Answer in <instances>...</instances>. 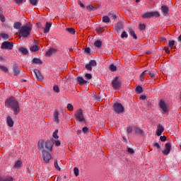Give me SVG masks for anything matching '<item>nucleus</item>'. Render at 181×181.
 <instances>
[{
    "instance_id": "33",
    "label": "nucleus",
    "mask_w": 181,
    "mask_h": 181,
    "mask_svg": "<svg viewBox=\"0 0 181 181\" xmlns=\"http://www.w3.org/2000/svg\"><path fill=\"white\" fill-rule=\"evenodd\" d=\"M66 32H68L71 35H75L76 34V30H74V28H66Z\"/></svg>"
},
{
    "instance_id": "62",
    "label": "nucleus",
    "mask_w": 181,
    "mask_h": 181,
    "mask_svg": "<svg viewBox=\"0 0 181 181\" xmlns=\"http://www.w3.org/2000/svg\"><path fill=\"white\" fill-rule=\"evenodd\" d=\"M163 50H165L166 53H170V50L169 49V48L164 47Z\"/></svg>"
},
{
    "instance_id": "34",
    "label": "nucleus",
    "mask_w": 181,
    "mask_h": 181,
    "mask_svg": "<svg viewBox=\"0 0 181 181\" xmlns=\"http://www.w3.org/2000/svg\"><path fill=\"white\" fill-rule=\"evenodd\" d=\"M108 16H110V18L113 19V21H117V19H118V16L112 13H109Z\"/></svg>"
},
{
    "instance_id": "32",
    "label": "nucleus",
    "mask_w": 181,
    "mask_h": 181,
    "mask_svg": "<svg viewBox=\"0 0 181 181\" xmlns=\"http://www.w3.org/2000/svg\"><path fill=\"white\" fill-rule=\"evenodd\" d=\"M13 178L11 177H0V181H13Z\"/></svg>"
},
{
    "instance_id": "30",
    "label": "nucleus",
    "mask_w": 181,
    "mask_h": 181,
    "mask_svg": "<svg viewBox=\"0 0 181 181\" xmlns=\"http://www.w3.org/2000/svg\"><path fill=\"white\" fill-rule=\"evenodd\" d=\"M148 74L151 77V78H155V76L156 74V71H148Z\"/></svg>"
},
{
    "instance_id": "12",
    "label": "nucleus",
    "mask_w": 181,
    "mask_h": 181,
    "mask_svg": "<svg viewBox=\"0 0 181 181\" xmlns=\"http://www.w3.org/2000/svg\"><path fill=\"white\" fill-rule=\"evenodd\" d=\"M165 149L163 151L164 155H169L170 153V149H172V144L170 143H166L165 145Z\"/></svg>"
},
{
    "instance_id": "37",
    "label": "nucleus",
    "mask_w": 181,
    "mask_h": 181,
    "mask_svg": "<svg viewBox=\"0 0 181 181\" xmlns=\"http://www.w3.org/2000/svg\"><path fill=\"white\" fill-rule=\"evenodd\" d=\"M57 134H59V130L56 129L52 134V136L53 138H54V139H59V136L57 135Z\"/></svg>"
},
{
    "instance_id": "52",
    "label": "nucleus",
    "mask_w": 181,
    "mask_h": 181,
    "mask_svg": "<svg viewBox=\"0 0 181 181\" xmlns=\"http://www.w3.org/2000/svg\"><path fill=\"white\" fill-rule=\"evenodd\" d=\"M54 167L56 168V169H57V170H60V167L59 166V163H57V160H56L54 161Z\"/></svg>"
},
{
    "instance_id": "44",
    "label": "nucleus",
    "mask_w": 181,
    "mask_h": 181,
    "mask_svg": "<svg viewBox=\"0 0 181 181\" xmlns=\"http://www.w3.org/2000/svg\"><path fill=\"white\" fill-rule=\"evenodd\" d=\"M127 152L128 153H130V155H134V153H135V150L133 149L132 148H128Z\"/></svg>"
},
{
    "instance_id": "53",
    "label": "nucleus",
    "mask_w": 181,
    "mask_h": 181,
    "mask_svg": "<svg viewBox=\"0 0 181 181\" xmlns=\"http://www.w3.org/2000/svg\"><path fill=\"white\" fill-rule=\"evenodd\" d=\"M1 36L3 37V39H8V37H9V36L6 33H1Z\"/></svg>"
},
{
    "instance_id": "4",
    "label": "nucleus",
    "mask_w": 181,
    "mask_h": 181,
    "mask_svg": "<svg viewBox=\"0 0 181 181\" xmlns=\"http://www.w3.org/2000/svg\"><path fill=\"white\" fill-rule=\"evenodd\" d=\"M160 15L158 11L146 12L142 16L143 19H151V18H159Z\"/></svg>"
},
{
    "instance_id": "45",
    "label": "nucleus",
    "mask_w": 181,
    "mask_h": 181,
    "mask_svg": "<svg viewBox=\"0 0 181 181\" xmlns=\"http://www.w3.org/2000/svg\"><path fill=\"white\" fill-rule=\"evenodd\" d=\"M175 46V40L168 41V47H173Z\"/></svg>"
},
{
    "instance_id": "63",
    "label": "nucleus",
    "mask_w": 181,
    "mask_h": 181,
    "mask_svg": "<svg viewBox=\"0 0 181 181\" xmlns=\"http://www.w3.org/2000/svg\"><path fill=\"white\" fill-rule=\"evenodd\" d=\"M146 73H148V70L144 71L140 76H141L142 77H144V76H145V74H146Z\"/></svg>"
},
{
    "instance_id": "43",
    "label": "nucleus",
    "mask_w": 181,
    "mask_h": 181,
    "mask_svg": "<svg viewBox=\"0 0 181 181\" xmlns=\"http://www.w3.org/2000/svg\"><path fill=\"white\" fill-rule=\"evenodd\" d=\"M53 90H54V93H60V88H59V86L57 85L54 86Z\"/></svg>"
},
{
    "instance_id": "35",
    "label": "nucleus",
    "mask_w": 181,
    "mask_h": 181,
    "mask_svg": "<svg viewBox=\"0 0 181 181\" xmlns=\"http://www.w3.org/2000/svg\"><path fill=\"white\" fill-rule=\"evenodd\" d=\"M135 133L139 134V135H142L144 134V131L138 127L134 129Z\"/></svg>"
},
{
    "instance_id": "23",
    "label": "nucleus",
    "mask_w": 181,
    "mask_h": 181,
    "mask_svg": "<svg viewBox=\"0 0 181 181\" xmlns=\"http://www.w3.org/2000/svg\"><path fill=\"white\" fill-rule=\"evenodd\" d=\"M129 35L133 37V39H135L136 40V39H138V36H136V34H135V31H134L132 28L129 29Z\"/></svg>"
},
{
    "instance_id": "54",
    "label": "nucleus",
    "mask_w": 181,
    "mask_h": 181,
    "mask_svg": "<svg viewBox=\"0 0 181 181\" xmlns=\"http://www.w3.org/2000/svg\"><path fill=\"white\" fill-rule=\"evenodd\" d=\"M85 77H86V78L88 79V80H91V78H92V76H91V74H86V75H85Z\"/></svg>"
},
{
    "instance_id": "42",
    "label": "nucleus",
    "mask_w": 181,
    "mask_h": 181,
    "mask_svg": "<svg viewBox=\"0 0 181 181\" xmlns=\"http://www.w3.org/2000/svg\"><path fill=\"white\" fill-rule=\"evenodd\" d=\"M110 71H117V66L114 64H111L110 66Z\"/></svg>"
},
{
    "instance_id": "57",
    "label": "nucleus",
    "mask_w": 181,
    "mask_h": 181,
    "mask_svg": "<svg viewBox=\"0 0 181 181\" xmlns=\"http://www.w3.org/2000/svg\"><path fill=\"white\" fill-rule=\"evenodd\" d=\"M160 141H161L162 142H165V141H166V136H161L160 137Z\"/></svg>"
},
{
    "instance_id": "64",
    "label": "nucleus",
    "mask_w": 181,
    "mask_h": 181,
    "mask_svg": "<svg viewBox=\"0 0 181 181\" xmlns=\"http://www.w3.org/2000/svg\"><path fill=\"white\" fill-rule=\"evenodd\" d=\"M140 100H146V96H145V95H141V96L140 97Z\"/></svg>"
},
{
    "instance_id": "10",
    "label": "nucleus",
    "mask_w": 181,
    "mask_h": 181,
    "mask_svg": "<svg viewBox=\"0 0 181 181\" xmlns=\"http://www.w3.org/2000/svg\"><path fill=\"white\" fill-rule=\"evenodd\" d=\"M97 66V61L92 59L89 62L88 64H86V70H93V67H95Z\"/></svg>"
},
{
    "instance_id": "46",
    "label": "nucleus",
    "mask_w": 181,
    "mask_h": 181,
    "mask_svg": "<svg viewBox=\"0 0 181 181\" xmlns=\"http://www.w3.org/2000/svg\"><path fill=\"white\" fill-rule=\"evenodd\" d=\"M96 31L98 32V33H103V32H104V28H103V27H98L96 28Z\"/></svg>"
},
{
    "instance_id": "7",
    "label": "nucleus",
    "mask_w": 181,
    "mask_h": 181,
    "mask_svg": "<svg viewBox=\"0 0 181 181\" xmlns=\"http://www.w3.org/2000/svg\"><path fill=\"white\" fill-rule=\"evenodd\" d=\"M75 117L81 122H86V119H84V115H83V111L81 109H79L76 112Z\"/></svg>"
},
{
    "instance_id": "55",
    "label": "nucleus",
    "mask_w": 181,
    "mask_h": 181,
    "mask_svg": "<svg viewBox=\"0 0 181 181\" xmlns=\"http://www.w3.org/2000/svg\"><path fill=\"white\" fill-rule=\"evenodd\" d=\"M153 146L157 148V149H160V144L159 143H155Z\"/></svg>"
},
{
    "instance_id": "3",
    "label": "nucleus",
    "mask_w": 181,
    "mask_h": 181,
    "mask_svg": "<svg viewBox=\"0 0 181 181\" xmlns=\"http://www.w3.org/2000/svg\"><path fill=\"white\" fill-rule=\"evenodd\" d=\"M32 32V25L28 24L22 25L20 30L18 31L19 36L21 37H28Z\"/></svg>"
},
{
    "instance_id": "28",
    "label": "nucleus",
    "mask_w": 181,
    "mask_h": 181,
    "mask_svg": "<svg viewBox=\"0 0 181 181\" xmlns=\"http://www.w3.org/2000/svg\"><path fill=\"white\" fill-rule=\"evenodd\" d=\"M77 80H78L80 86H83V84L87 83V81L84 80V78H83V77H78Z\"/></svg>"
},
{
    "instance_id": "58",
    "label": "nucleus",
    "mask_w": 181,
    "mask_h": 181,
    "mask_svg": "<svg viewBox=\"0 0 181 181\" xmlns=\"http://www.w3.org/2000/svg\"><path fill=\"white\" fill-rule=\"evenodd\" d=\"M85 52L87 53L88 54H90V47H86L85 49Z\"/></svg>"
},
{
    "instance_id": "17",
    "label": "nucleus",
    "mask_w": 181,
    "mask_h": 181,
    "mask_svg": "<svg viewBox=\"0 0 181 181\" xmlns=\"http://www.w3.org/2000/svg\"><path fill=\"white\" fill-rule=\"evenodd\" d=\"M34 74H35V77L38 80H43V76H42V74H40V71L38 69H34Z\"/></svg>"
},
{
    "instance_id": "59",
    "label": "nucleus",
    "mask_w": 181,
    "mask_h": 181,
    "mask_svg": "<svg viewBox=\"0 0 181 181\" xmlns=\"http://www.w3.org/2000/svg\"><path fill=\"white\" fill-rule=\"evenodd\" d=\"M83 132H84V134H86V132H88V128L87 127H85L82 129Z\"/></svg>"
},
{
    "instance_id": "15",
    "label": "nucleus",
    "mask_w": 181,
    "mask_h": 181,
    "mask_svg": "<svg viewBox=\"0 0 181 181\" xmlns=\"http://www.w3.org/2000/svg\"><path fill=\"white\" fill-rule=\"evenodd\" d=\"M13 71L14 76H18V74L21 73V69H19V66H18L16 64H14L13 65Z\"/></svg>"
},
{
    "instance_id": "26",
    "label": "nucleus",
    "mask_w": 181,
    "mask_h": 181,
    "mask_svg": "<svg viewBox=\"0 0 181 181\" xmlns=\"http://www.w3.org/2000/svg\"><path fill=\"white\" fill-rule=\"evenodd\" d=\"M94 46L95 47H98V49H100V47L103 46V42H101L100 40H98L94 42Z\"/></svg>"
},
{
    "instance_id": "13",
    "label": "nucleus",
    "mask_w": 181,
    "mask_h": 181,
    "mask_svg": "<svg viewBox=\"0 0 181 181\" xmlns=\"http://www.w3.org/2000/svg\"><path fill=\"white\" fill-rule=\"evenodd\" d=\"M163 131H165V128L163 127V126H162V124H158L157 126V130H156L157 136H160V135H162V132H163Z\"/></svg>"
},
{
    "instance_id": "50",
    "label": "nucleus",
    "mask_w": 181,
    "mask_h": 181,
    "mask_svg": "<svg viewBox=\"0 0 181 181\" xmlns=\"http://www.w3.org/2000/svg\"><path fill=\"white\" fill-rule=\"evenodd\" d=\"M94 99L96 101H101V96H100L99 95H94Z\"/></svg>"
},
{
    "instance_id": "41",
    "label": "nucleus",
    "mask_w": 181,
    "mask_h": 181,
    "mask_svg": "<svg viewBox=\"0 0 181 181\" xmlns=\"http://www.w3.org/2000/svg\"><path fill=\"white\" fill-rule=\"evenodd\" d=\"M136 93H138L139 94H141V93H142V91H144V90L142 89V87L139 86L136 88Z\"/></svg>"
},
{
    "instance_id": "6",
    "label": "nucleus",
    "mask_w": 181,
    "mask_h": 181,
    "mask_svg": "<svg viewBox=\"0 0 181 181\" xmlns=\"http://www.w3.org/2000/svg\"><path fill=\"white\" fill-rule=\"evenodd\" d=\"M114 111L117 112V114H122V112H124V106H122V104L116 103L114 104L113 106Z\"/></svg>"
},
{
    "instance_id": "9",
    "label": "nucleus",
    "mask_w": 181,
    "mask_h": 181,
    "mask_svg": "<svg viewBox=\"0 0 181 181\" xmlns=\"http://www.w3.org/2000/svg\"><path fill=\"white\" fill-rule=\"evenodd\" d=\"M41 152L42 153V158H43V160L45 161V163H49V160H50V159H52V156L50 155V153H49L46 151H43Z\"/></svg>"
},
{
    "instance_id": "5",
    "label": "nucleus",
    "mask_w": 181,
    "mask_h": 181,
    "mask_svg": "<svg viewBox=\"0 0 181 181\" xmlns=\"http://www.w3.org/2000/svg\"><path fill=\"white\" fill-rule=\"evenodd\" d=\"M121 85V79L118 76H115L114 80L112 81V86L115 90H119Z\"/></svg>"
},
{
    "instance_id": "22",
    "label": "nucleus",
    "mask_w": 181,
    "mask_h": 181,
    "mask_svg": "<svg viewBox=\"0 0 181 181\" xmlns=\"http://www.w3.org/2000/svg\"><path fill=\"white\" fill-rule=\"evenodd\" d=\"M7 124L10 128H12L13 127V120L12 119V117H7Z\"/></svg>"
},
{
    "instance_id": "61",
    "label": "nucleus",
    "mask_w": 181,
    "mask_h": 181,
    "mask_svg": "<svg viewBox=\"0 0 181 181\" xmlns=\"http://www.w3.org/2000/svg\"><path fill=\"white\" fill-rule=\"evenodd\" d=\"M78 4L81 6V8H84V4L81 1H78Z\"/></svg>"
},
{
    "instance_id": "1",
    "label": "nucleus",
    "mask_w": 181,
    "mask_h": 181,
    "mask_svg": "<svg viewBox=\"0 0 181 181\" xmlns=\"http://www.w3.org/2000/svg\"><path fill=\"white\" fill-rule=\"evenodd\" d=\"M6 107L11 108L13 112L14 115H18L21 112L19 103L16 101L15 98H10L6 101Z\"/></svg>"
},
{
    "instance_id": "8",
    "label": "nucleus",
    "mask_w": 181,
    "mask_h": 181,
    "mask_svg": "<svg viewBox=\"0 0 181 181\" xmlns=\"http://www.w3.org/2000/svg\"><path fill=\"white\" fill-rule=\"evenodd\" d=\"M1 49L12 50L13 49V43L9 41H5L2 43Z\"/></svg>"
},
{
    "instance_id": "19",
    "label": "nucleus",
    "mask_w": 181,
    "mask_h": 181,
    "mask_svg": "<svg viewBox=\"0 0 181 181\" xmlns=\"http://www.w3.org/2000/svg\"><path fill=\"white\" fill-rule=\"evenodd\" d=\"M161 11L163 13H164L165 16H168V15H169V7H168V6H162Z\"/></svg>"
},
{
    "instance_id": "2",
    "label": "nucleus",
    "mask_w": 181,
    "mask_h": 181,
    "mask_svg": "<svg viewBox=\"0 0 181 181\" xmlns=\"http://www.w3.org/2000/svg\"><path fill=\"white\" fill-rule=\"evenodd\" d=\"M37 148L40 151L46 152H52L53 149V142L50 141H45V140H40L37 144Z\"/></svg>"
},
{
    "instance_id": "18",
    "label": "nucleus",
    "mask_w": 181,
    "mask_h": 181,
    "mask_svg": "<svg viewBox=\"0 0 181 181\" xmlns=\"http://www.w3.org/2000/svg\"><path fill=\"white\" fill-rule=\"evenodd\" d=\"M53 117H54V122H57V124H59L60 122V119H59V112L57 110H55L54 112Z\"/></svg>"
},
{
    "instance_id": "38",
    "label": "nucleus",
    "mask_w": 181,
    "mask_h": 181,
    "mask_svg": "<svg viewBox=\"0 0 181 181\" xmlns=\"http://www.w3.org/2000/svg\"><path fill=\"white\" fill-rule=\"evenodd\" d=\"M0 70L4 71V73H8V70L5 66L0 65Z\"/></svg>"
},
{
    "instance_id": "39",
    "label": "nucleus",
    "mask_w": 181,
    "mask_h": 181,
    "mask_svg": "<svg viewBox=\"0 0 181 181\" xmlns=\"http://www.w3.org/2000/svg\"><path fill=\"white\" fill-rule=\"evenodd\" d=\"M30 3L33 5V6H36L39 3V0H30Z\"/></svg>"
},
{
    "instance_id": "21",
    "label": "nucleus",
    "mask_w": 181,
    "mask_h": 181,
    "mask_svg": "<svg viewBox=\"0 0 181 181\" xmlns=\"http://www.w3.org/2000/svg\"><path fill=\"white\" fill-rule=\"evenodd\" d=\"M18 52L19 53H21L22 54H24L25 56H26V54H28V53H29V51H28V49L21 47L18 49Z\"/></svg>"
},
{
    "instance_id": "29",
    "label": "nucleus",
    "mask_w": 181,
    "mask_h": 181,
    "mask_svg": "<svg viewBox=\"0 0 181 181\" xmlns=\"http://www.w3.org/2000/svg\"><path fill=\"white\" fill-rule=\"evenodd\" d=\"M110 16H104L102 18V21L104 23H110Z\"/></svg>"
},
{
    "instance_id": "24",
    "label": "nucleus",
    "mask_w": 181,
    "mask_h": 181,
    "mask_svg": "<svg viewBox=\"0 0 181 181\" xmlns=\"http://www.w3.org/2000/svg\"><path fill=\"white\" fill-rule=\"evenodd\" d=\"M42 63H43V62L39 58H33V64H42Z\"/></svg>"
},
{
    "instance_id": "40",
    "label": "nucleus",
    "mask_w": 181,
    "mask_h": 181,
    "mask_svg": "<svg viewBox=\"0 0 181 181\" xmlns=\"http://www.w3.org/2000/svg\"><path fill=\"white\" fill-rule=\"evenodd\" d=\"M14 2H16V4L19 6L20 5H22L23 2H26V0H14Z\"/></svg>"
},
{
    "instance_id": "14",
    "label": "nucleus",
    "mask_w": 181,
    "mask_h": 181,
    "mask_svg": "<svg viewBox=\"0 0 181 181\" xmlns=\"http://www.w3.org/2000/svg\"><path fill=\"white\" fill-rule=\"evenodd\" d=\"M122 29H124V25L122 24V22L117 23L115 27V30L117 31V33H119V32H121Z\"/></svg>"
},
{
    "instance_id": "25",
    "label": "nucleus",
    "mask_w": 181,
    "mask_h": 181,
    "mask_svg": "<svg viewBox=\"0 0 181 181\" xmlns=\"http://www.w3.org/2000/svg\"><path fill=\"white\" fill-rule=\"evenodd\" d=\"M13 28L15 29H18L19 30H21V28H22V23H21V22H16L13 24Z\"/></svg>"
},
{
    "instance_id": "60",
    "label": "nucleus",
    "mask_w": 181,
    "mask_h": 181,
    "mask_svg": "<svg viewBox=\"0 0 181 181\" xmlns=\"http://www.w3.org/2000/svg\"><path fill=\"white\" fill-rule=\"evenodd\" d=\"M127 132L128 134H131L132 132V127H129L127 128Z\"/></svg>"
},
{
    "instance_id": "20",
    "label": "nucleus",
    "mask_w": 181,
    "mask_h": 181,
    "mask_svg": "<svg viewBox=\"0 0 181 181\" xmlns=\"http://www.w3.org/2000/svg\"><path fill=\"white\" fill-rule=\"evenodd\" d=\"M57 52V49H54V48H50L47 52H46V56L49 57V56H52V54H54Z\"/></svg>"
},
{
    "instance_id": "16",
    "label": "nucleus",
    "mask_w": 181,
    "mask_h": 181,
    "mask_svg": "<svg viewBox=\"0 0 181 181\" xmlns=\"http://www.w3.org/2000/svg\"><path fill=\"white\" fill-rule=\"evenodd\" d=\"M50 28H52V23L47 22L44 28V33H49L50 32Z\"/></svg>"
},
{
    "instance_id": "27",
    "label": "nucleus",
    "mask_w": 181,
    "mask_h": 181,
    "mask_svg": "<svg viewBox=\"0 0 181 181\" xmlns=\"http://www.w3.org/2000/svg\"><path fill=\"white\" fill-rule=\"evenodd\" d=\"M39 49H40V47L39 45H33L30 48V52H38Z\"/></svg>"
},
{
    "instance_id": "48",
    "label": "nucleus",
    "mask_w": 181,
    "mask_h": 181,
    "mask_svg": "<svg viewBox=\"0 0 181 181\" xmlns=\"http://www.w3.org/2000/svg\"><path fill=\"white\" fill-rule=\"evenodd\" d=\"M67 108L69 111H73L74 110V107H73V105L70 103L67 105Z\"/></svg>"
},
{
    "instance_id": "49",
    "label": "nucleus",
    "mask_w": 181,
    "mask_h": 181,
    "mask_svg": "<svg viewBox=\"0 0 181 181\" xmlns=\"http://www.w3.org/2000/svg\"><path fill=\"white\" fill-rule=\"evenodd\" d=\"M74 175H75V176H78V168H77V167H75L74 168Z\"/></svg>"
},
{
    "instance_id": "51",
    "label": "nucleus",
    "mask_w": 181,
    "mask_h": 181,
    "mask_svg": "<svg viewBox=\"0 0 181 181\" xmlns=\"http://www.w3.org/2000/svg\"><path fill=\"white\" fill-rule=\"evenodd\" d=\"M122 39H124V37H128V34H127V32L123 31L121 35Z\"/></svg>"
},
{
    "instance_id": "11",
    "label": "nucleus",
    "mask_w": 181,
    "mask_h": 181,
    "mask_svg": "<svg viewBox=\"0 0 181 181\" xmlns=\"http://www.w3.org/2000/svg\"><path fill=\"white\" fill-rule=\"evenodd\" d=\"M159 107L161 108L162 111L163 112V114H168V105H166V103L163 100H161L159 103Z\"/></svg>"
},
{
    "instance_id": "31",
    "label": "nucleus",
    "mask_w": 181,
    "mask_h": 181,
    "mask_svg": "<svg viewBox=\"0 0 181 181\" xmlns=\"http://www.w3.org/2000/svg\"><path fill=\"white\" fill-rule=\"evenodd\" d=\"M21 165H22V161L18 160L15 163L14 168L15 169H19V168H21Z\"/></svg>"
},
{
    "instance_id": "56",
    "label": "nucleus",
    "mask_w": 181,
    "mask_h": 181,
    "mask_svg": "<svg viewBox=\"0 0 181 181\" xmlns=\"http://www.w3.org/2000/svg\"><path fill=\"white\" fill-rule=\"evenodd\" d=\"M54 144L56 145V146H60L61 142L60 141L57 140L54 142Z\"/></svg>"
},
{
    "instance_id": "47",
    "label": "nucleus",
    "mask_w": 181,
    "mask_h": 181,
    "mask_svg": "<svg viewBox=\"0 0 181 181\" xmlns=\"http://www.w3.org/2000/svg\"><path fill=\"white\" fill-rule=\"evenodd\" d=\"M139 29L141 30H145V29H146V25L145 24L140 23L139 24Z\"/></svg>"
},
{
    "instance_id": "36",
    "label": "nucleus",
    "mask_w": 181,
    "mask_h": 181,
    "mask_svg": "<svg viewBox=\"0 0 181 181\" xmlns=\"http://www.w3.org/2000/svg\"><path fill=\"white\" fill-rule=\"evenodd\" d=\"M86 9H88V11H96L97 7H94V6H93L92 5H88V6L86 7Z\"/></svg>"
}]
</instances>
